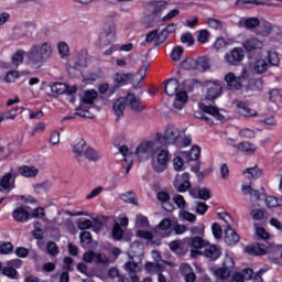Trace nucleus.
<instances>
[{"label":"nucleus","instance_id":"obj_1","mask_svg":"<svg viewBox=\"0 0 282 282\" xmlns=\"http://www.w3.org/2000/svg\"><path fill=\"white\" fill-rule=\"evenodd\" d=\"M54 54V47L50 42H42L40 44H33L26 52V63L33 69H36L47 63Z\"/></svg>","mask_w":282,"mask_h":282},{"label":"nucleus","instance_id":"obj_2","mask_svg":"<svg viewBox=\"0 0 282 282\" xmlns=\"http://www.w3.org/2000/svg\"><path fill=\"white\" fill-rule=\"evenodd\" d=\"M182 140V132L180 128L175 127L174 124H169L165 128L163 134H158V142L159 144H164L165 147H170L171 144H180Z\"/></svg>","mask_w":282,"mask_h":282},{"label":"nucleus","instance_id":"obj_3","mask_svg":"<svg viewBox=\"0 0 282 282\" xmlns=\"http://www.w3.org/2000/svg\"><path fill=\"white\" fill-rule=\"evenodd\" d=\"M219 217L226 224L225 243H227V246H236V243H239V235H237V231L232 229V226H235V220H232V217L228 215V213H220Z\"/></svg>","mask_w":282,"mask_h":282},{"label":"nucleus","instance_id":"obj_4","mask_svg":"<svg viewBox=\"0 0 282 282\" xmlns=\"http://www.w3.org/2000/svg\"><path fill=\"white\" fill-rule=\"evenodd\" d=\"M160 151L159 141H148L142 142L135 150V155L139 158L140 162H147L150 158H153L155 153Z\"/></svg>","mask_w":282,"mask_h":282},{"label":"nucleus","instance_id":"obj_5","mask_svg":"<svg viewBox=\"0 0 282 282\" xmlns=\"http://www.w3.org/2000/svg\"><path fill=\"white\" fill-rule=\"evenodd\" d=\"M232 268H235V260H232V258H226L224 267L212 269V272L219 281H226L227 279H230V270H232Z\"/></svg>","mask_w":282,"mask_h":282},{"label":"nucleus","instance_id":"obj_6","mask_svg":"<svg viewBox=\"0 0 282 282\" xmlns=\"http://www.w3.org/2000/svg\"><path fill=\"white\" fill-rule=\"evenodd\" d=\"M152 169L155 173H164L166 169H169V151L161 150L158 155L156 160L152 161Z\"/></svg>","mask_w":282,"mask_h":282},{"label":"nucleus","instance_id":"obj_7","mask_svg":"<svg viewBox=\"0 0 282 282\" xmlns=\"http://www.w3.org/2000/svg\"><path fill=\"white\" fill-rule=\"evenodd\" d=\"M83 261L85 263H97L98 265H107L109 263V257L105 253L96 251H87L83 254Z\"/></svg>","mask_w":282,"mask_h":282},{"label":"nucleus","instance_id":"obj_8","mask_svg":"<svg viewBox=\"0 0 282 282\" xmlns=\"http://www.w3.org/2000/svg\"><path fill=\"white\" fill-rule=\"evenodd\" d=\"M116 39V23H110L108 26L104 28L100 33L99 41L101 47H107V45H111Z\"/></svg>","mask_w":282,"mask_h":282},{"label":"nucleus","instance_id":"obj_9","mask_svg":"<svg viewBox=\"0 0 282 282\" xmlns=\"http://www.w3.org/2000/svg\"><path fill=\"white\" fill-rule=\"evenodd\" d=\"M207 100H215L221 96V84L218 82H206L204 85Z\"/></svg>","mask_w":282,"mask_h":282},{"label":"nucleus","instance_id":"obj_10","mask_svg":"<svg viewBox=\"0 0 282 282\" xmlns=\"http://www.w3.org/2000/svg\"><path fill=\"white\" fill-rule=\"evenodd\" d=\"M224 61L227 65H237V63H241V61H243V48L236 47L229 53H226Z\"/></svg>","mask_w":282,"mask_h":282},{"label":"nucleus","instance_id":"obj_11","mask_svg":"<svg viewBox=\"0 0 282 282\" xmlns=\"http://www.w3.org/2000/svg\"><path fill=\"white\" fill-rule=\"evenodd\" d=\"M174 187L178 193H186L191 188V174L177 175L174 181Z\"/></svg>","mask_w":282,"mask_h":282},{"label":"nucleus","instance_id":"obj_12","mask_svg":"<svg viewBox=\"0 0 282 282\" xmlns=\"http://www.w3.org/2000/svg\"><path fill=\"white\" fill-rule=\"evenodd\" d=\"M89 149L87 147V142L83 139H80L74 147H73V153L75 154V159L79 164H85V153Z\"/></svg>","mask_w":282,"mask_h":282},{"label":"nucleus","instance_id":"obj_13","mask_svg":"<svg viewBox=\"0 0 282 282\" xmlns=\"http://www.w3.org/2000/svg\"><path fill=\"white\" fill-rule=\"evenodd\" d=\"M126 104L132 109V111H144L145 106L142 99L138 98L135 94L129 93L126 97Z\"/></svg>","mask_w":282,"mask_h":282},{"label":"nucleus","instance_id":"obj_14","mask_svg":"<svg viewBox=\"0 0 282 282\" xmlns=\"http://www.w3.org/2000/svg\"><path fill=\"white\" fill-rule=\"evenodd\" d=\"M124 270L128 272L132 282H140V278H138L137 273L142 271V267H140L139 262L133 260L126 262Z\"/></svg>","mask_w":282,"mask_h":282},{"label":"nucleus","instance_id":"obj_15","mask_svg":"<svg viewBox=\"0 0 282 282\" xmlns=\"http://www.w3.org/2000/svg\"><path fill=\"white\" fill-rule=\"evenodd\" d=\"M261 25V20L259 18H240L238 21V26L243 28L245 30H250V32H253V30H257Z\"/></svg>","mask_w":282,"mask_h":282},{"label":"nucleus","instance_id":"obj_16","mask_svg":"<svg viewBox=\"0 0 282 282\" xmlns=\"http://www.w3.org/2000/svg\"><path fill=\"white\" fill-rule=\"evenodd\" d=\"M15 180L17 173L10 171L0 178V187L3 188V191H12V188H14Z\"/></svg>","mask_w":282,"mask_h":282},{"label":"nucleus","instance_id":"obj_17","mask_svg":"<svg viewBox=\"0 0 282 282\" xmlns=\"http://www.w3.org/2000/svg\"><path fill=\"white\" fill-rule=\"evenodd\" d=\"M119 153L123 155L124 160L122 162V166L126 169V173L131 171V166H133V153L129 152V148L127 145H121L119 148Z\"/></svg>","mask_w":282,"mask_h":282},{"label":"nucleus","instance_id":"obj_18","mask_svg":"<svg viewBox=\"0 0 282 282\" xmlns=\"http://www.w3.org/2000/svg\"><path fill=\"white\" fill-rule=\"evenodd\" d=\"M12 265L15 268H19L21 265V260H12L9 262V267H4L2 269V274L3 276H8V279H19V272L17 269H14Z\"/></svg>","mask_w":282,"mask_h":282},{"label":"nucleus","instance_id":"obj_19","mask_svg":"<svg viewBox=\"0 0 282 282\" xmlns=\"http://www.w3.org/2000/svg\"><path fill=\"white\" fill-rule=\"evenodd\" d=\"M225 83L227 84V89L231 91L241 89V77H237L235 73H228L225 76Z\"/></svg>","mask_w":282,"mask_h":282},{"label":"nucleus","instance_id":"obj_20","mask_svg":"<svg viewBox=\"0 0 282 282\" xmlns=\"http://www.w3.org/2000/svg\"><path fill=\"white\" fill-rule=\"evenodd\" d=\"M164 265H173V262H169V261L148 262L145 264V270L149 274H155L158 272H163Z\"/></svg>","mask_w":282,"mask_h":282},{"label":"nucleus","instance_id":"obj_21","mask_svg":"<svg viewBox=\"0 0 282 282\" xmlns=\"http://www.w3.org/2000/svg\"><path fill=\"white\" fill-rule=\"evenodd\" d=\"M242 47L247 52H257V50H263V42L257 37H250L243 42Z\"/></svg>","mask_w":282,"mask_h":282},{"label":"nucleus","instance_id":"obj_22","mask_svg":"<svg viewBox=\"0 0 282 282\" xmlns=\"http://www.w3.org/2000/svg\"><path fill=\"white\" fill-rule=\"evenodd\" d=\"M203 254L207 259H209V261H217V259H219L221 257V249H219L215 245H212V246L206 245Z\"/></svg>","mask_w":282,"mask_h":282},{"label":"nucleus","instance_id":"obj_23","mask_svg":"<svg viewBox=\"0 0 282 282\" xmlns=\"http://www.w3.org/2000/svg\"><path fill=\"white\" fill-rule=\"evenodd\" d=\"M12 217L14 221L19 224H25L30 219V212L25 207H18L12 212Z\"/></svg>","mask_w":282,"mask_h":282},{"label":"nucleus","instance_id":"obj_24","mask_svg":"<svg viewBox=\"0 0 282 282\" xmlns=\"http://www.w3.org/2000/svg\"><path fill=\"white\" fill-rule=\"evenodd\" d=\"M112 80L116 85L119 87H122L124 85H129L130 80H133V74L132 73H116L112 77Z\"/></svg>","mask_w":282,"mask_h":282},{"label":"nucleus","instance_id":"obj_25","mask_svg":"<svg viewBox=\"0 0 282 282\" xmlns=\"http://www.w3.org/2000/svg\"><path fill=\"white\" fill-rule=\"evenodd\" d=\"M166 6H169L166 1H151L148 2L147 8L152 14H162L166 10Z\"/></svg>","mask_w":282,"mask_h":282},{"label":"nucleus","instance_id":"obj_26","mask_svg":"<svg viewBox=\"0 0 282 282\" xmlns=\"http://www.w3.org/2000/svg\"><path fill=\"white\" fill-rule=\"evenodd\" d=\"M198 109L203 111V113H208V116H213L216 120H224V115L219 112V109L214 106H206L205 104H198Z\"/></svg>","mask_w":282,"mask_h":282},{"label":"nucleus","instance_id":"obj_27","mask_svg":"<svg viewBox=\"0 0 282 282\" xmlns=\"http://www.w3.org/2000/svg\"><path fill=\"white\" fill-rule=\"evenodd\" d=\"M165 94L167 96H177L180 94V82L176 78H171L165 83Z\"/></svg>","mask_w":282,"mask_h":282},{"label":"nucleus","instance_id":"obj_28","mask_svg":"<svg viewBox=\"0 0 282 282\" xmlns=\"http://www.w3.org/2000/svg\"><path fill=\"white\" fill-rule=\"evenodd\" d=\"M127 107V99L126 98H119L115 101L112 106V111L115 116H117V120H120L122 116H124V109Z\"/></svg>","mask_w":282,"mask_h":282},{"label":"nucleus","instance_id":"obj_29","mask_svg":"<svg viewBox=\"0 0 282 282\" xmlns=\"http://www.w3.org/2000/svg\"><path fill=\"white\" fill-rule=\"evenodd\" d=\"M235 105L240 116H243L245 118H254V116H257V110H252L249 107H247L246 102L236 101Z\"/></svg>","mask_w":282,"mask_h":282},{"label":"nucleus","instance_id":"obj_30","mask_svg":"<svg viewBox=\"0 0 282 282\" xmlns=\"http://www.w3.org/2000/svg\"><path fill=\"white\" fill-rule=\"evenodd\" d=\"M247 254H251L254 257H263L268 252V247L265 245L257 243L252 247H246Z\"/></svg>","mask_w":282,"mask_h":282},{"label":"nucleus","instance_id":"obj_31","mask_svg":"<svg viewBox=\"0 0 282 282\" xmlns=\"http://www.w3.org/2000/svg\"><path fill=\"white\" fill-rule=\"evenodd\" d=\"M268 67H270V64L263 58L257 59L251 65V69L254 74H264V72H268Z\"/></svg>","mask_w":282,"mask_h":282},{"label":"nucleus","instance_id":"obj_32","mask_svg":"<svg viewBox=\"0 0 282 282\" xmlns=\"http://www.w3.org/2000/svg\"><path fill=\"white\" fill-rule=\"evenodd\" d=\"M18 172L23 177H36L39 175V170L36 166L23 165L18 169Z\"/></svg>","mask_w":282,"mask_h":282},{"label":"nucleus","instance_id":"obj_33","mask_svg":"<svg viewBox=\"0 0 282 282\" xmlns=\"http://www.w3.org/2000/svg\"><path fill=\"white\" fill-rule=\"evenodd\" d=\"M186 100H188V95L186 91H180L173 102L174 109H177L181 111V109H184V105H186Z\"/></svg>","mask_w":282,"mask_h":282},{"label":"nucleus","instance_id":"obj_34","mask_svg":"<svg viewBox=\"0 0 282 282\" xmlns=\"http://www.w3.org/2000/svg\"><path fill=\"white\" fill-rule=\"evenodd\" d=\"M34 192L37 195H43V193H50L52 191V182L45 181L43 183H39L33 185Z\"/></svg>","mask_w":282,"mask_h":282},{"label":"nucleus","instance_id":"obj_35","mask_svg":"<svg viewBox=\"0 0 282 282\" xmlns=\"http://www.w3.org/2000/svg\"><path fill=\"white\" fill-rule=\"evenodd\" d=\"M202 153V150L199 147L195 145L188 152H184L183 155L187 160V162H193L195 160H199V155Z\"/></svg>","mask_w":282,"mask_h":282},{"label":"nucleus","instance_id":"obj_36","mask_svg":"<svg viewBox=\"0 0 282 282\" xmlns=\"http://www.w3.org/2000/svg\"><path fill=\"white\" fill-rule=\"evenodd\" d=\"M189 246L196 250H202V248H206V246H208V242L202 239V236H195L189 238Z\"/></svg>","mask_w":282,"mask_h":282},{"label":"nucleus","instance_id":"obj_37","mask_svg":"<svg viewBox=\"0 0 282 282\" xmlns=\"http://www.w3.org/2000/svg\"><path fill=\"white\" fill-rule=\"evenodd\" d=\"M239 151L242 153H248V155L254 154L257 151V145L254 143H250L249 141H243L238 145Z\"/></svg>","mask_w":282,"mask_h":282},{"label":"nucleus","instance_id":"obj_38","mask_svg":"<svg viewBox=\"0 0 282 282\" xmlns=\"http://www.w3.org/2000/svg\"><path fill=\"white\" fill-rule=\"evenodd\" d=\"M98 98V93L96 90L84 91V97L82 99L83 105H94V100Z\"/></svg>","mask_w":282,"mask_h":282},{"label":"nucleus","instance_id":"obj_39","mask_svg":"<svg viewBox=\"0 0 282 282\" xmlns=\"http://www.w3.org/2000/svg\"><path fill=\"white\" fill-rule=\"evenodd\" d=\"M249 91H263V79H251L247 86Z\"/></svg>","mask_w":282,"mask_h":282},{"label":"nucleus","instance_id":"obj_40","mask_svg":"<svg viewBox=\"0 0 282 282\" xmlns=\"http://www.w3.org/2000/svg\"><path fill=\"white\" fill-rule=\"evenodd\" d=\"M260 30L257 31L259 36H270L272 34V24L270 22H260Z\"/></svg>","mask_w":282,"mask_h":282},{"label":"nucleus","instance_id":"obj_41","mask_svg":"<svg viewBox=\"0 0 282 282\" xmlns=\"http://www.w3.org/2000/svg\"><path fill=\"white\" fill-rule=\"evenodd\" d=\"M26 54L28 53H25V51L23 50L15 52L11 57L12 65H14L15 67H19V65H22L23 58H25Z\"/></svg>","mask_w":282,"mask_h":282},{"label":"nucleus","instance_id":"obj_42","mask_svg":"<svg viewBox=\"0 0 282 282\" xmlns=\"http://www.w3.org/2000/svg\"><path fill=\"white\" fill-rule=\"evenodd\" d=\"M84 160H89V162H98V160H100V154H98L93 148H88L84 154ZM82 166H85V163L82 164Z\"/></svg>","mask_w":282,"mask_h":282},{"label":"nucleus","instance_id":"obj_43","mask_svg":"<svg viewBox=\"0 0 282 282\" xmlns=\"http://www.w3.org/2000/svg\"><path fill=\"white\" fill-rule=\"evenodd\" d=\"M120 199L126 204H132V206H138V199H135V194L133 192H126L121 194Z\"/></svg>","mask_w":282,"mask_h":282},{"label":"nucleus","instance_id":"obj_44","mask_svg":"<svg viewBox=\"0 0 282 282\" xmlns=\"http://www.w3.org/2000/svg\"><path fill=\"white\" fill-rule=\"evenodd\" d=\"M51 90L56 96H62V94H66L67 91V84L65 83H55L51 86Z\"/></svg>","mask_w":282,"mask_h":282},{"label":"nucleus","instance_id":"obj_45","mask_svg":"<svg viewBox=\"0 0 282 282\" xmlns=\"http://www.w3.org/2000/svg\"><path fill=\"white\" fill-rule=\"evenodd\" d=\"M267 61L269 66L271 65V67H279V54L274 51H268V56H267Z\"/></svg>","mask_w":282,"mask_h":282},{"label":"nucleus","instance_id":"obj_46","mask_svg":"<svg viewBox=\"0 0 282 282\" xmlns=\"http://www.w3.org/2000/svg\"><path fill=\"white\" fill-rule=\"evenodd\" d=\"M57 50L61 58H69V45H67L65 42H59L57 44Z\"/></svg>","mask_w":282,"mask_h":282},{"label":"nucleus","instance_id":"obj_47","mask_svg":"<svg viewBox=\"0 0 282 282\" xmlns=\"http://www.w3.org/2000/svg\"><path fill=\"white\" fill-rule=\"evenodd\" d=\"M245 173L248 174V180H259V177L262 175L261 170L257 166L254 167H248Z\"/></svg>","mask_w":282,"mask_h":282},{"label":"nucleus","instance_id":"obj_48","mask_svg":"<svg viewBox=\"0 0 282 282\" xmlns=\"http://www.w3.org/2000/svg\"><path fill=\"white\" fill-rule=\"evenodd\" d=\"M180 217L183 221H188L189 224H195V221H197V216L187 210L180 212Z\"/></svg>","mask_w":282,"mask_h":282},{"label":"nucleus","instance_id":"obj_49","mask_svg":"<svg viewBox=\"0 0 282 282\" xmlns=\"http://www.w3.org/2000/svg\"><path fill=\"white\" fill-rule=\"evenodd\" d=\"M149 69V63H143V65L140 67L138 75L140 76V79L138 84H133L134 89H139L140 83H142V79L147 76V70Z\"/></svg>","mask_w":282,"mask_h":282},{"label":"nucleus","instance_id":"obj_50","mask_svg":"<svg viewBox=\"0 0 282 282\" xmlns=\"http://www.w3.org/2000/svg\"><path fill=\"white\" fill-rule=\"evenodd\" d=\"M196 69H200L202 72H206V69H210V62L206 57H199L196 62Z\"/></svg>","mask_w":282,"mask_h":282},{"label":"nucleus","instance_id":"obj_51","mask_svg":"<svg viewBox=\"0 0 282 282\" xmlns=\"http://www.w3.org/2000/svg\"><path fill=\"white\" fill-rule=\"evenodd\" d=\"M17 111H19V108L11 109L6 113L0 115V122H3V120H15L18 116Z\"/></svg>","mask_w":282,"mask_h":282},{"label":"nucleus","instance_id":"obj_52","mask_svg":"<svg viewBox=\"0 0 282 282\" xmlns=\"http://www.w3.org/2000/svg\"><path fill=\"white\" fill-rule=\"evenodd\" d=\"M281 202H282V199L279 200V198H276L274 196H268L265 198V204H267L268 208H279V206H281Z\"/></svg>","mask_w":282,"mask_h":282},{"label":"nucleus","instance_id":"obj_53","mask_svg":"<svg viewBox=\"0 0 282 282\" xmlns=\"http://www.w3.org/2000/svg\"><path fill=\"white\" fill-rule=\"evenodd\" d=\"M76 116H79L80 118H94V113H91L89 110L85 109V105L80 104L79 108L77 109Z\"/></svg>","mask_w":282,"mask_h":282},{"label":"nucleus","instance_id":"obj_54","mask_svg":"<svg viewBox=\"0 0 282 282\" xmlns=\"http://www.w3.org/2000/svg\"><path fill=\"white\" fill-rule=\"evenodd\" d=\"M209 39H210V32H208V30L198 31V36H197L198 43H202L204 45L208 43Z\"/></svg>","mask_w":282,"mask_h":282},{"label":"nucleus","instance_id":"obj_55","mask_svg":"<svg viewBox=\"0 0 282 282\" xmlns=\"http://www.w3.org/2000/svg\"><path fill=\"white\" fill-rule=\"evenodd\" d=\"M94 226V223L90 219H79L77 220V228L79 230H89Z\"/></svg>","mask_w":282,"mask_h":282},{"label":"nucleus","instance_id":"obj_56","mask_svg":"<svg viewBox=\"0 0 282 282\" xmlns=\"http://www.w3.org/2000/svg\"><path fill=\"white\" fill-rule=\"evenodd\" d=\"M173 202L181 210H184V208H186V200L184 199V196L176 194L173 196Z\"/></svg>","mask_w":282,"mask_h":282},{"label":"nucleus","instance_id":"obj_57","mask_svg":"<svg viewBox=\"0 0 282 282\" xmlns=\"http://www.w3.org/2000/svg\"><path fill=\"white\" fill-rule=\"evenodd\" d=\"M80 242L83 246H89L91 245L93 238H91V232L89 231H83L79 235Z\"/></svg>","mask_w":282,"mask_h":282},{"label":"nucleus","instance_id":"obj_58","mask_svg":"<svg viewBox=\"0 0 282 282\" xmlns=\"http://www.w3.org/2000/svg\"><path fill=\"white\" fill-rule=\"evenodd\" d=\"M124 235V230L118 223H115L113 228H112V236L115 239L120 240L122 239V236Z\"/></svg>","mask_w":282,"mask_h":282},{"label":"nucleus","instance_id":"obj_59","mask_svg":"<svg viewBox=\"0 0 282 282\" xmlns=\"http://www.w3.org/2000/svg\"><path fill=\"white\" fill-rule=\"evenodd\" d=\"M138 228H149V218L139 214L135 218Z\"/></svg>","mask_w":282,"mask_h":282},{"label":"nucleus","instance_id":"obj_60","mask_svg":"<svg viewBox=\"0 0 282 282\" xmlns=\"http://www.w3.org/2000/svg\"><path fill=\"white\" fill-rule=\"evenodd\" d=\"M256 135H257V133L254 132V130L249 129V128H245L239 131V137L246 138L247 140H250V139L254 138Z\"/></svg>","mask_w":282,"mask_h":282},{"label":"nucleus","instance_id":"obj_61","mask_svg":"<svg viewBox=\"0 0 282 282\" xmlns=\"http://www.w3.org/2000/svg\"><path fill=\"white\" fill-rule=\"evenodd\" d=\"M158 40V30L150 31L148 34H145V41L141 43V45L144 47L147 43H153V41Z\"/></svg>","mask_w":282,"mask_h":282},{"label":"nucleus","instance_id":"obj_62","mask_svg":"<svg viewBox=\"0 0 282 282\" xmlns=\"http://www.w3.org/2000/svg\"><path fill=\"white\" fill-rule=\"evenodd\" d=\"M182 67L184 69H197V61L194 58H187L182 62Z\"/></svg>","mask_w":282,"mask_h":282},{"label":"nucleus","instance_id":"obj_63","mask_svg":"<svg viewBox=\"0 0 282 282\" xmlns=\"http://www.w3.org/2000/svg\"><path fill=\"white\" fill-rule=\"evenodd\" d=\"M207 25L213 30H221V28H224V24L221 23V21L213 18L207 19Z\"/></svg>","mask_w":282,"mask_h":282},{"label":"nucleus","instance_id":"obj_64","mask_svg":"<svg viewBox=\"0 0 282 282\" xmlns=\"http://www.w3.org/2000/svg\"><path fill=\"white\" fill-rule=\"evenodd\" d=\"M169 228H171V219L169 218H164L159 225L158 227H155V232H158L159 230H169Z\"/></svg>","mask_w":282,"mask_h":282}]
</instances>
